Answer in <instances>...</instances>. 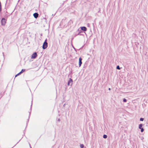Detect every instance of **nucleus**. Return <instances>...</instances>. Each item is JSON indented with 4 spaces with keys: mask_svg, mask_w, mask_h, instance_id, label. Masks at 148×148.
<instances>
[{
    "mask_svg": "<svg viewBox=\"0 0 148 148\" xmlns=\"http://www.w3.org/2000/svg\"><path fill=\"white\" fill-rule=\"evenodd\" d=\"M116 69H118L120 70V68L119 67V66H117L116 67Z\"/></svg>",
    "mask_w": 148,
    "mask_h": 148,
    "instance_id": "12",
    "label": "nucleus"
},
{
    "mask_svg": "<svg viewBox=\"0 0 148 148\" xmlns=\"http://www.w3.org/2000/svg\"><path fill=\"white\" fill-rule=\"evenodd\" d=\"M6 20L4 18H3L1 21V24L2 25H4L6 23Z\"/></svg>",
    "mask_w": 148,
    "mask_h": 148,
    "instance_id": "2",
    "label": "nucleus"
},
{
    "mask_svg": "<svg viewBox=\"0 0 148 148\" xmlns=\"http://www.w3.org/2000/svg\"><path fill=\"white\" fill-rule=\"evenodd\" d=\"M81 29L84 31H86L87 30V28L85 27H80Z\"/></svg>",
    "mask_w": 148,
    "mask_h": 148,
    "instance_id": "6",
    "label": "nucleus"
},
{
    "mask_svg": "<svg viewBox=\"0 0 148 148\" xmlns=\"http://www.w3.org/2000/svg\"><path fill=\"white\" fill-rule=\"evenodd\" d=\"M30 148H31V147H30Z\"/></svg>",
    "mask_w": 148,
    "mask_h": 148,
    "instance_id": "22",
    "label": "nucleus"
},
{
    "mask_svg": "<svg viewBox=\"0 0 148 148\" xmlns=\"http://www.w3.org/2000/svg\"><path fill=\"white\" fill-rule=\"evenodd\" d=\"M20 75L19 73H18V74H17V75H15V77H17V76L18 75Z\"/></svg>",
    "mask_w": 148,
    "mask_h": 148,
    "instance_id": "16",
    "label": "nucleus"
},
{
    "mask_svg": "<svg viewBox=\"0 0 148 148\" xmlns=\"http://www.w3.org/2000/svg\"><path fill=\"white\" fill-rule=\"evenodd\" d=\"M144 120V118H141L140 119V121H143Z\"/></svg>",
    "mask_w": 148,
    "mask_h": 148,
    "instance_id": "13",
    "label": "nucleus"
},
{
    "mask_svg": "<svg viewBox=\"0 0 148 148\" xmlns=\"http://www.w3.org/2000/svg\"><path fill=\"white\" fill-rule=\"evenodd\" d=\"M110 89H110V88H109V89H108V90H110Z\"/></svg>",
    "mask_w": 148,
    "mask_h": 148,
    "instance_id": "20",
    "label": "nucleus"
},
{
    "mask_svg": "<svg viewBox=\"0 0 148 148\" xmlns=\"http://www.w3.org/2000/svg\"><path fill=\"white\" fill-rule=\"evenodd\" d=\"M103 137L104 138H106L107 137V136L106 135H103Z\"/></svg>",
    "mask_w": 148,
    "mask_h": 148,
    "instance_id": "9",
    "label": "nucleus"
},
{
    "mask_svg": "<svg viewBox=\"0 0 148 148\" xmlns=\"http://www.w3.org/2000/svg\"><path fill=\"white\" fill-rule=\"evenodd\" d=\"M143 124H141L139 125L138 128L140 129H141L142 128H143L142 127L143 126Z\"/></svg>",
    "mask_w": 148,
    "mask_h": 148,
    "instance_id": "8",
    "label": "nucleus"
},
{
    "mask_svg": "<svg viewBox=\"0 0 148 148\" xmlns=\"http://www.w3.org/2000/svg\"><path fill=\"white\" fill-rule=\"evenodd\" d=\"M73 82L72 79H71V78L69 79V80L68 81V83H67V85H68L69 86L70 85V83H71V85L72 84V83Z\"/></svg>",
    "mask_w": 148,
    "mask_h": 148,
    "instance_id": "4",
    "label": "nucleus"
},
{
    "mask_svg": "<svg viewBox=\"0 0 148 148\" xmlns=\"http://www.w3.org/2000/svg\"><path fill=\"white\" fill-rule=\"evenodd\" d=\"M22 73V72L21 71L20 72L18 73L19 75H20Z\"/></svg>",
    "mask_w": 148,
    "mask_h": 148,
    "instance_id": "17",
    "label": "nucleus"
},
{
    "mask_svg": "<svg viewBox=\"0 0 148 148\" xmlns=\"http://www.w3.org/2000/svg\"><path fill=\"white\" fill-rule=\"evenodd\" d=\"M32 105H31V106H32Z\"/></svg>",
    "mask_w": 148,
    "mask_h": 148,
    "instance_id": "21",
    "label": "nucleus"
},
{
    "mask_svg": "<svg viewBox=\"0 0 148 148\" xmlns=\"http://www.w3.org/2000/svg\"><path fill=\"white\" fill-rule=\"evenodd\" d=\"M58 121H60V119H58Z\"/></svg>",
    "mask_w": 148,
    "mask_h": 148,
    "instance_id": "19",
    "label": "nucleus"
},
{
    "mask_svg": "<svg viewBox=\"0 0 148 148\" xmlns=\"http://www.w3.org/2000/svg\"><path fill=\"white\" fill-rule=\"evenodd\" d=\"M25 71V70L24 69H22L21 71V72H22V73H23V72L24 71Z\"/></svg>",
    "mask_w": 148,
    "mask_h": 148,
    "instance_id": "15",
    "label": "nucleus"
},
{
    "mask_svg": "<svg viewBox=\"0 0 148 148\" xmlns=\"http://www.w3.org/2000/svg\"><path fill=\"white\" fill-rule=\"evenodd\" d=\"M127 100L126 99H123V101L124 102H126L127 101Z\"/></svg>",
    "mask_w": 148,
    "mask_h": 148,
    "instance_id": "14",
    "label": "nucleus"
},
{
    "mask_svg": "<svg viewBox=\"0 0 148 148\" xmlns=\"http://www.w3.org/2000/svg\"><path fill=\"white\" fill-rule=\"evenodd\" d=\"M82 59L81 58H79V66L80 67L82 63Z\"/></svg>",
    "mask_w": 148,
    "mask_h": 148,
    "instance_id": "5",
    "label": "nucleus"
},
{
    "mask_svg": "<svg viewBox=\"0 0 148 148\" xmlns=\"http://www.w3.org/2000/svg\"><path fill=\"white\" fill-rule=\"evenodd\" d=\"M80 147L81 148H83L84 147V145L83 144H81Z\"/></svg>",
    "mask_w": 148,
    "mask_h": 148,
    "instance_id": "10",
    "label": "nucleus"
},
{
    "mask_svg": "<svg viewBox=\"0 0 148 148\" xmlns=\"http://www.w3.org/2000/svg\"><path fill=\"white\" fill-rule=\"evenodd\" d=\"M37 56V54L36 52L34 53L32 55L31 58L32 59L35 58Z\"/></svg>",
    "mask_w": 148,
    "mask_h": 148,
    "instance_id": "3",
    "label": "nucleus"
},
{
    "mask_svg": "<svg viewBox=\"0 0 148 148\" xmlns=\"http://www.w3.org/2000/svg\"><path fill=\"white\" fill-rule=\"evenodd\" d=\"M33 16L35 18H36L38 16V14L37 13H35L34 14Z\"/></svg>",
    "mask_w": 148,
    "mask_h": 148,
    "instance_id": "7",
    "label": "nucleus"
},
{
    "mask_svg": "<svg viewBox=\"0 0 148 148\" xmlns=\"http://www.w3.org/2000/svg\"><path fill=\"white\" fill-rule=\"evenodd\" d=\"M22 73V72L21 71L20 72L18 73L19 75H20Z\"/></svg>",
    "mask_w": 148,
    "mask_h": 148,
    "instance_id": "18",
    "label": "nucleus"
},
{
    "mask_svg": "<svg viewBox=\"0 0 148 148\" xmlns=\"http://www.w3.org/2000/svg\"><path fill=\"white\" fill-rule=\"evenodd\" d=\"M140 129L141 130L140 131L142 132H143L144 131V129L143 128Z\"/></svg>",
    "mask_w": 148,
    "mask_h": 148,
    "instance_id": "11",
    "label": "nucleus"
},
{
    "mask_svg": "<svg viewBox=\"0 0 148 148\" xmlns=\"http://www.w3.org/2000/svg\"><path fill=\"white\" fill-rule=\"evenodd\" d=\"M47 39H46L43 44L42 48L44 49H46L47 47Z\"/></svg>",
    "mask_w": 148,
    "mask_h": 148,
    "instance_id": "1",
    "label": "nucleus"
}]
</instances>
